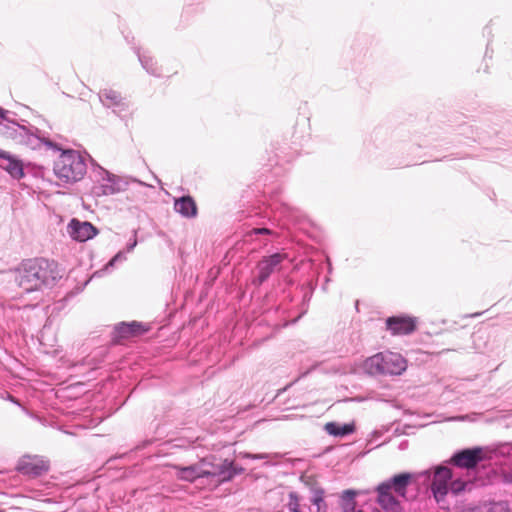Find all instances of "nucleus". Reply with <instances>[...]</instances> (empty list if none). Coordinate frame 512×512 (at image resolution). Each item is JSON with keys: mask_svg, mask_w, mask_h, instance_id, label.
I'll return each mask as SVG.
<instances>
[{"mask_svg": "<svg viewBox=\"0 0 512 512\" xmlns=\"http://www.w3.org/2000/svg\"><path fill=\"white\" fill-rule=\"evenodd\" d=\"M311 503L317 507V512H327V503L325 502V491L322 488H316L312 491Z\"/></svg>", "mask_w": 512, "mask_h": 512, "instance_id": "nucleus-24", "label": "nucleus"}, {"mask_svg": "<svg viewBox=\"0 0 512 512\" xmlns=\"http://www.w3.org/2000/svg\"><path fill=\"white\" fill-rule=\"evenodd\" d=\"M136 54L138 56L139 62L141 63V66L146 70L148 74L155 77L161 76V70L158 67L157 62L147 51L141 52L140 49H137Z\"/></svg>", "mask_w": 512, "mask_h": 512, "instance_id": "nucleus-18", "label": "nucleus"}, {"mask_svg": "<svg viewBox=\"0 0 512 512\" xmlns=\"http://www.w3.org/2000/svg\"><path fill=\"white\" fill-rule=\"evenodd\" d=\"M315 287H316V284H314L312 281H309L306 284L302 285L303 306H305V307L308 306V303L312 298ZM305 309H307V308H305ZM304 312H306V310H304Z\"/></svg>", "mask_w": 512, "mask_h": 512, "instance_id": "nucleus-26", "label": "nucleus"}, {"mask_svg": "<svg viewBox=\"0 0 512 512\" xmlns=\"http://www.w3.org/2000/svg\"><path fill=\"white\" fill-rule=\"evenodd\" d=\"M98 98L105 108L111 109L116 115L128 110V103L119 91L103 88L98 92Z\"/></svg>", "mask_w": 512, "mask_h": 512, "instance_id": "nucleus-10", "label": "nucleus"}, {"mask_svg": "<svg viewBox=\"0 0 512 512\" xmlns=\"http://www.w3.org/2000/svg\"><path fill=\"white\" fill-rule=\"evenodd\" d=\"M150 443H151V441H150V440H149V441H145V442L143 443V445L138 446L137 448H143V447H145L146 445H148V444H150Z\"/></svg>", "mask_w": 512, "mask_h": 512, "instance_id": "nucleus-36", "label": "nucleus"}, {"mask_svg": "<svg viewBox=\"0 0 512 512\" xmlns=\"http://www.w3.org/2000/svg\"><path fill=\"white\" fill-rule=\"evenodd\" d=\"M417 318L408 315L390 316L386 319L387 330L392 335H409L416 330Z\"/></svg>", "mask_w": 512, "mask_h": 512, "instance_id": "nucleus-11", "label": "nucleus"}, {"mask_svg": "<svg viewBox=\"0 0 512 512\" xmlns=\"http://www.w3.org/2000/svg\"><path fill=\"white\" fill-rule=\"evenodd\" d=\"M453 478L452 470L448 467L438 466L435 468L432 481L450 482Z\"/></svg>", "mask_w": 512, "mask_h": 512, "instance_id": "nucleus-25", "label": "nucleus"}, {"mask_svg": "<svg viewBox=\"0 0 512 512\" xmlns=\"http://www.w3.org/2000/svg\"><path fill=\"white\" fill-rule=\"evenodd\" d=\"M365 368L370 374L401 375L407 368V361L395 352H380L365 361Z\"/></svg>", "mask_w": 512, "mask_h": 512, "instance_id": "nucleus-5", "label": "nucleus"}, {"mask_svg": "<svg viewBox=\"0 0 512 512\" xmlns=\"http://www.w3.org/2000/svg\"><path fill=\"white\" fill-rule=\"evenodd\" d=\"M50 142L55 144L57 148L43 146L42 150L52 154L59 153L53 163V172L59 181V185L74 184L82 180L87 171V164L81 153L71 148H64L55 139L50 138Z\"/></svg>", "mask_w": 512, "mask_h": 512, "instance_id": "nucleus-2", "label": "nucleus"}, {"mask_svg": "<svg viewBox=\"0 0 512 512\" xmlns=\"http://www.w3.org/2000/svg\"><path fill=\"white\" fill-rule=\"evenodd\" d=\"M239 456L244 459H252V460H262L267 459L269 457V454L267 453H249V452H241L239 453Z\"/></svg>", "mask_w": 512, "mask_h": 512, "instance_id": "nucleus-30", "label": "nucleus"}, {"mask_svg": "<svg viewBox=\"0 0 512 512\" xmlns=\"http://www.w3.org/2000/svg\"><path fill=\"white\" fill-rule=\"evenodd\" d=\"M9 114V111L5 110L4 108L0 107V118L4 121L8 120L9 118L7 115Z\"/></svg>", "mask_w": 512, "mask_h": 512, "instance_id": "nucleus-34", "label": "nucleus"}, {"mask_svg": "<svg viewBox=\"0 0 512 512\" xmlns=\"http://www.w3.org/2000/svg\"><path fill=\"white\" fill-rule=\"evenodd\" d=\"M204 466H206V463L201 461L200 463L189 466L175 465L174 469L176 470V477L179 480L193 483L197 479L205 478V474L207 473L204 471Z\"/></svg>", "mask_w": 512, "mask_h": 512, "instance_id": "nucleus-15", "label": "nucleus"}, {"mask_svg": "<svg viewBox=\"0 0 512 512\" xmlns=\"http://www.w3.org/2000/svg\"><path fill=\"white\" fill-rule=\"evenodd\" d=\"M289 502L287 504L288 510H294L300 507L299 496L296 492L289 493Z\"/></svg>", "mask_w": 512, "mask_h": 512, "instance_id": "nucleus-29", "label": "nucleus"}, {"mask_svg": "<svg viewBox=\"0 0 512 512\" xmlns=\"http://www.w3.org/2000/svg\"><path fill=\"white\" fill-rule=\"evenodd\" d=\"M289 512H302V511H301V508L299 507V508H297V509L290 510Z\"/></svg>", "mask_w": 512, "mask_h": 512, "instance_id": "nucleus-38", "label": "nucleus"}, {"mask_svg": "<svg viewBox=\"0 0 512 512\" xmlns=\"http://www.w3.org/2000/svg\"><path fill=\"white\" fill-rule=\"evenodd\" d=\"M327 262H328L329 273H330L332 270V266H331V262H330L329 258L327 259Z\"/></svg>", "mask_w": 512, "mask_h": 512, "instance_id": "nucleus-37", "label": "nucleus"}, {"mask_svg": "<svg viewBox=\"0 0 512 512\" xmlns=\"http://www.w3.org/2000/svg\"><path fill=\"white\" fill-rule=\"evenodd\" d=\"M126 259V253L124 251H119L108 261L104 269L109 270L110 268H113L117 263H122Z\"/></svg>", "mask_w": 512, "mask_h": 512, "instance_id": "nucleus-28", "label": "nucleus"}, {"mask_svg": "<svg viewBox=\"0 0 512 512\" xmlns=\"http://www.w3.org/2000/svg\"><path fill=\"white\" fill-rule=\"evenodd\" d=\"M286 258V254L279 252L264 256L257 264L258 275L253 279V284L261 286L274 272L280 269L282 262Z\"/></svg>", "mask_w": 512, "mask_h": 512, "instance_id": "nucleus-7", "label": "nucleus"}, {"mask_svg": "<svg viewBox=\"0 0 512 512\" xmlns=\"http://www.w3.org/2000/svg\"><path fill=\"white\" fill-rule=\"evenodd\" d=\"M67 231L70 237L78 242H86L98 234L97 228L92 223L76 218L69 222Z\"/></svg>", "mask_w": 512, "mask_h": 512, "instance_id": "nucleus-13", "label": "nucleus"}, {"mask_svg": "<svg viewBox=\"0 0 512 512\" xmlns=\"http://www.w3.org/2000/svg\"><path fill=\"white\" fill-rule=\"evenodd\" d=\"M325 431L331 436L344 437L355 431V425L353 423L328 422L325 425Z\"/></svg>", "mask_w": 512, "mask_h": 512, "instance_id": "nucleus-19", "label": "nucleus"}, {"mask_svg": "<svg viewBox=\"0 0 512 512\" xmlns=\"http://www.w3.org/2000/svg\"><path fill=\"white\" fill-rule=\"evenodd\" d=\"M174 210L185 218H194L198 212L196 202L190 195L175 199Z\"/></svg>", "mask_w": 512, "mask_h": 512, "instance_id": "nucleus-16", "label": "nucleus"}, {"mask_svg": "<svg viewBox=\"0 0 512 512\" xmlns=\"http://www.w3.org/2000/svg\"><path fill=\"white\" fill-rule=\"evenodd\" d=\"M279 210L289 221L298 222L302 217L301 211L289 203H282Z\"/></svg>", "mask_w": 512, "mask_h": 512, "instance_id": "nucleus-22", "label": "nucleus"}, {"mask_svg": "<svg viewBox=\"0 0 512 512\" xmlns=\"http://www.w3.org/2000/svg\"><path fill=\"white\" fill-rule=\"evenodd\" d=\"M0 168L5 170L11 178L21 180L25 177L24 164L15 155L0 149Z\"/></svg>", "mask_w": 512, "mask_h": 512, "instance_id": "nucleus-14", "label": "nucleus"}, {"mask_svg": "<svg viewBox=\"0 0 512 512\" xmlns=\"http://www.w3.org/2000/svg\"><path fill=\"white\" fill-rule=\"evenodd\" d=\"M407 446H408V442L407 441H402L400 443V445H399V449L404 450V449L407 448Z\"/></svg>", "mask_w": 512, "mask_h": 512, "instance_id": "nucleus-35", "label": "nucleus"}, {"mask_svg": "<svg viewBox=\"0 0 512 512\" xmlns=\"http://www.w3.org/2000/svg\"><path fill=\"white\" fill-rule=\"evenodd\" d=\"M148 330V326L138 321L120 322L114 326L112 338L115 342H120L124 339L141 336Z\"/></svg>", "mask_w": 512, "mask_h": 512, "instance_id": "nucleus-12", "label": "nucleus"}, {"mask_svg": "<svg viewBox=\"0 0 512 512\" xmlns=\"http://www.w3.org/2000/svg\"><path fill=\"white\" fill-rule=\"evenodd\" d=\"M481 339H483V337H482V335H480V334H476V335H474V336H473V343H474L475 349H476L478 352L483 353L484 351L479 347V345H478V343H477V342H478V340H481Z\"/></svg>", "mask_w": 512, "mask_h": 512, "instance_id": "nucleus-33", "label": "nucleus"}, {"mask_svg": "<svg viewBox=\"0 0 512 512\" xmlns=\"http://www.w3.org/2000/svg\"><path fill=\"white\" fill-rule=\"evenodd\" d=\"M251 235H276V233L267 227H257L250 231Z\"/></svg>", "mask_w": 512, "mask_h": 512, "instance_id": "nucleus-31", "label": "nucleus"}, {"mask_svg": "<svg viewBox=\"0 0 512 512\" xmlns=\"http://www.w3.org/2000/svg\"><path fill=\"white\" fill-rule=\"evenodd\" d=\"M16 470L25 476L39 477L49 470V462L39 456H23L17 463Z\"/></svg>", "mask_w": 512, "mask_h": 512, "instance_id": "nucleus-9", "label": "nucleus"}, {"mask_svg": "<svg viewBox=\"0 0 512 512\" xmlns=\"http://www.w3.org/2000/svg\"><path fill=\"white\" fill-rule=\"evenodd\" d=\"M430 488L435 501L441 503L450 492V482L432 481Z\"/></svg>", "mask_w": 512, "mask_h": 512, "instance_id": "nucleus-21", "label": "nucleus"}, {"mask_svg": "<svg viewBox=\"0 0 512 512\" xmlns=\"http://www.w3.org/2000/svg\"><path fill=\"white\" fill-rule=\"evenodd\" d=\"M0 134L32 150H42L43 146L57 148L55 144L50 142V137L45 131L33 125L20 124L11 119L0 122Z\"/></svg>", "mask_w": 512, "mask_h": 512, "instance_id": "nucleus-4", "label": "nucleus"}, {"mask_svg": "<svg viewBox=\"0 0 512 512\" xmlns=\"http://www.w3.org/2000/svg\"><path fill=\"white\" fill-rule=\"evenodd\" d=\"M358 495V491L353 489H346L341 493L340 496V507L342 512H363V510L356 509L355 498Z\"/></svg>", "mask_w": 512, "mask_h": 512, "instance_id": "nucleus-20", "label": "nucleus"}, {"mask_svg": "<svg viewBox=\"0 0 512 512\" xmlns=\"http://www.w3.org/2000/svg\"><path fill=\"white\" fill-rule=\"evenodd\" d=\"M415 475L410 472H401L382 481L375 487L376 502L384 512H403L399 497L406 498L408 487L412 484Z\"/></svg>", "mask_w": 512, "mask_h": 512, "instance_id": "nucleus-3", "label": "nucleus"}, {"mask_svg": "<svg viewBox=\"0 0 512 512\" xmlns=\"http://www.w3.org/2000/svg\"><path fill=\"white\" fill-rule=\"evenodd\" d=\"M137 231L133 232V239H131L126 245V252H132L137 245Z\"/></svg>", "mask_w": 512, "mask_h": 512, "instance_id": "nucleus-32", "label": "nucleus"}, {"mask_svg": "<svg viewBox=\"0 0 512 512\" xmlns=\"http://www.w3.org/2000/svg\"><path fill=\"white\" fill-rule=\"evenodd\" d=\"M61 278L58 264L45 258L22 261L15 275L17 285L26 293L53 287Z\"/></svg>", "mask_w": 512, "mask_h": 512, "instance_id": "nucleus-1", "label": "nucleus"}, {"mask_svg": "<svg viewBox=\"0 0 512 512\" xmlns=\"http://www.w3.org/2000/svg\"><path fill=\"white\" fill-rule=\"evenodd\" d=\"M469 485V482L464 481L462 479H452L450 481V492L454 495H459L460 493L466 490V487Z\"/></svg>", "mask_w": 512, "mask_h": 512, "instance_id": "nucleus-27", "label": "nucleus"}, {"mask_svg": "<svg viewBox=\"0 0 512 512\" xmlns=\"http://www.w3.org/2000/svg\"><path fill=\"white\" fill-rule=\"evenodd\" d=\"M245 469L242 466L236 465L233 460L224 459V467L221 475L217 481L219 484H223L233 480L237 475L243 474Z\"/></svg>", "mask_w": 512, "mask_h": 512, "instance_id": "nucleus-17", "label": "nucleus"}, {"mask_svg": "<svg viewBox=\"0 0 512 512\" xmlns=\"http://www.w3.org/2000/svg\"><path fill=\"white\" fill-rule=\"evenodd\" d=\"M128 184L125 178L99 167L98 185L94 186L93 191L96 196H110L125 191Z\"/></svg>", "mask_w": 512, "mask_h": 512, "instance_id": "nucleus-6", "label": "nucleus"}, {"mask_svg": "<svg viewBox=\"0 0 512 512\" xmlns=\"http://www.w3.org/2000/svg\"><path fill=\"white\" fill-rule=\"evenodd\" d=\"M206 463L204 466V471H206L205 478H216V482L218 481L222 469L224 467V460H221L219 463H212L207 460H203Z\"/></svg>", "mask_w": 512, "mask_h": 512, "instance_id": "nucleus-23", "label": "nucleus"}, {"mask_svg": "<svg viewBox=\"0 0 512 512\" xmlns=\"http://www.w3.org/2000/svg\"><path fill=\"white\" fill-rule=\"evenodd\" d=\"M483 460V449L477 446L454 452L450 458V463L455 467L471 470L475 469Z\"/></svg>", "mask_w": 512, "mask_h": 512, "instance_id": "nucleus-8", "label": "nucleus"}]
</instances>
